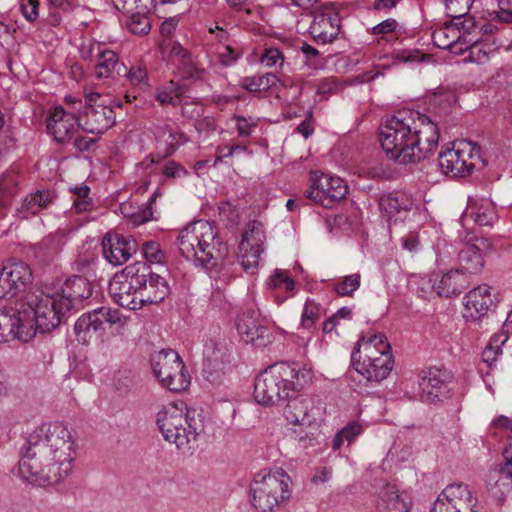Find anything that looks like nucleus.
I'll use <instances>...</instances> for the list:
<instances>
[{
	"mask_svg": "<svg viewBox=\"0 0 512 512\" xmlns=\"http://www.w3.org/2000/svg\"><path fill=\"white\" fill-rule=\"evenodd\" d=\"M19 474L27 482L44 487L63 481L72 470L74 442L59 422L35 429L21 449Z\"/></svg>",
	"mask_w": 512,
	"mask_h": 512,
	"instance_id": "1",
	"label": "nucleus"
},
{
	"mask_svg": "<svg viewBox=\"0 0 512 512\" xmlns=\"http://www.w3.org/2000/svg\"><path fill=\"white\" fill-rule=\"evenodd\" d=\"M176 243L185 259L193 260L207 270L224 275L235 272L231 269L237 263L235 255L230 254L228 245L217 238V230L206 220L186 225Z\"/></svg>",
	"mask_w": 512,
	"mask_h": 512,
	"instance_id": "2",
	"label": "nucleus"
},
{
	"mask_svg": "<svg viewBox=\"0 0 512 512\" xmlns=\"http://www.w3.org/2000/svg\"><path fill=\"white\" fill-rule=\"evenodd\" d=\"M312 376V370L298 362H277L256 377L254 398L266 406L285 401L302 391Z\"/></svg>",
	"mask_w": 512,
	"mask_h": 512,
	"instance_id": "3",
	"label": "nucleus"
},
{
	"mask_svg": "<svg viewBox=\"0 0 512 512\" xmlns=\"http://www.w3.org/2000/svg\"><path fill=\"white\" fill-rule=\"evenodd\" d=\"M415 113L398 111L381 127L379 140L386 155L400 164L416 163L423 160L419 139L413 133Z\"/></svg>",
	"mask_w": 512,
	"mask_h": 512,
	"instance_id": "4",
	"label": "nucleus"
},
{
	"mask_svg": "<svg viewBox=\"0 0 512 512\" xmlns=\"http://www.w3.org/2000/svg\"><path fill=\"white\" fill-rule=\"evenodd\" d=\"M156 422L164 439L174 443L178 449L186 447L204 432L200 414L195 410H187L184 414L175 404L163 407L157 413Z\"/></svg>",
	"mask_w": 512,
	"mask_h": 512,
	"instance_id": "5",
	"label": "nucleus"
},
{
	"mask_svg": "<svg viewBox=\"0 0 512 512\" xmlns=\"http://www.w3.org/2000/svg\"><path fill=\"white\" fill-rule=\"evenodd\" d=\"M290 482L282 468L257 473L250 486L251 504L260 512H273L291 497Z\"/></svg>",
	"mask_w": 512,
	"mask_h": 512,
	"instance_id": "6",
	"label": "nucleus"
},
{
	"mask_svg": "<svg viewBox=\"0 0 512 512\" xmlns=\"http://www.w3.org/2000/svg\"><path fill=\"white\" fill-rule=\"evenodd\" d=\"M20 310L25 328L20 338L24 343L30 341L37 332L44 334L54 330L69 313L60 307V301L55 295L41 298L35 306L21 301Z\"/></svg>",
	"mask_w": 512,
	"mask_h": 512,
	"instance_id": "7",
	"label": "nucleus"
},
{
	"mask_svg": "<svg viewBox=\"0 0 512 512\" xmlns=\"http://www.w3.org/2000/svg\"><path fill=\"white\" fill-rule=\"evenodd\" d=\"M151 367L162 387L171 392H181L190 385V374L179 354L164 349L152 354Z\"/></svg>",
	"mask_w": 512,
	"mask_h": 512,
	"instance_id": "8",
	"label": "nucleus"
},
{
	"mask_svg": "<svg viewBox=\"0 0 512 512\" xmlns=\"http://www.w3.org/2000/svg\"><path fill=\"white\" fill-rule=\"evenodd\" d=\"M122 106L121 101L104 99L97 92L89 93L85 96V108L78 127L86 133L103 134L115 124L114 108Z\"/></svg>",
	"mask_w": 512,
	"mask_h": 512,
	"instance_id": "9",
	"label": "nucleus"
},
{
	"mask_svg": "<svg viewBox=\"0 0 512 512\" xmlns=\"http://www.w3.org/2000/svg\"><path fill=\"white\" fill-rule=\"evenodd\" d=\"M310 186L304 192V198L325 208H333L346 198L348 186L339 177L312 171Z\"/></svg>",
	"mask_w": 512,
	"mask_h": 512,
	"instance_id": "10",
	"label": "nucleus"
},
{
	"mask_svg": "<svg viewBox=\"0 0 512 512\" xmlns=\"http://www.w3.org/2000/svg\"><path fill=\"white\" fill-rule=\"evenodd\" d=\"M128 319L118 309L100 307L79 317L74 325V332L79 342L89 343L93 337L105 331V322L117 326L119 331L124 328Z\"/></svg>",
	"mask_w": 512,
	"mask_h": 512,
	"instance_id": "11",
	"label": "nucleus"
},
{
	"mask_svg": "<svg viewBox=\"0 0 512 512\" xmlns=\"http://www.w3.org/2000/svg\"><path fill=\"white\" fill-rule=\"evenodd\" d=\"M340 12L335 2H326L312 11L313 21L309 33L316 42L326 44L337 39L342 21Z\"/></svg>",
	"mask_w": 512,
	"mask_h": 512,
	"instance_id": "12",
	"label": "nucleus"
},
{
	"mask_svg": "<svg viewBox=\"0 0 512 512\" xmlns=\"http://www.w3.org/2000/svg\"><path fill=\"white\" fill-rule=\"evenodd\" d=\"M451 377L448 371L437 367L423 370L418 383L419 399L423 403L436 405L451 398Z\"/></svg>",
	"mask_w": 512,
	"mask_h": 512,
	"instance_id": "13",
	"label": "nucleus"
},
{
	"mask_svg": "<svg viewBox=\"0 0 512 512\" xmlns=\"http://www.w3.org/2000/svg\"><path fill=\"white\" fill-rule=\"evenodd\" d=\"M477 498L464 483L448 485L435 500L431 512H476Z\"/></svg>",
	"mask_w": 512,
	"mask_h": 512,
	"instance_id": "14",
	"label": "nucleus"
},
{
	"mask_svg": "<svg viewBox=\"0 0 512 512\" xmlns=\"http://www.w3.org/2000/svg\"><path fill=\"white\" fill-rule=\"evenodd\" d=\"M465 147L455 145L451 149L440 152L438 166L443 174L450 177H466L470 175L475 164L472 162L473 148L470 143H462Z\"/></svg>",
	"mask_w": 512,
	"mask_h": 512,
	"instance_id": "15",
	"label": "nucleus"
},
{
	"mask_svg": "<svg viewBox=\"0 0 512 512\" xmlns=\"http://www.w3.org/2000/svg\"><path fill=\"white\" fill-rule=\"evenodd\" d=\"M91 282L78 275L68 278L60 291L54 295L60 301V307L68 312L78 311L83 308L84 302L92 296Z\"/></svg>",
	"mask_w": 512,
	"mask_h": 512,
	"instance_id": "16",
	"label": "nucleus"
},
{
	"mask_svg": "<svg viewBox=\"0 0 512 512\" xmlns=\"http://www.w3.org/2000/svg\"><path fill=\"white\" fill-rule=\"evenodd\" d=\"M138 248L137 241L131 235L107 233L102 239L103 255L114 266L126 263Z\"/></svg>",
	"mask_w": 512,
	"mask_h": 512,
	"instance_id": "17",
	"label": "nucleus"
},
{
	"mask_svg": "<svg viewBox=\"0 0 512 512\" xmlns=\"http://www.w3.org/2000/svg\"><path fill=\"white\" fill-rule=\"evenodd\" d=\"M359 352V346L352 353V365L355 370L363 375L368 381L380 382L385 379L391 372L393 366L391 352L381 350L378 357L370 355L367 360L361 362L356 359Z\"/></svg>",
	"mask_w": 512,
	"mask_h": 512,
	"instance_id": "18",
	"label": "nucleus"
},
{
	"mask_svg": "<svg viewBox=\"0 0 512 512\" xmlns=\"http://www.w3.org/2000/svg\"><path fill=\"white\" fill-rule=\"evenodd\" d=\"M81 120L73 113H67L63 107H55L46 121L48 133L59 143H65L73 136Z\"/></svg>",
	"mask_w": 512,
	"mask_h": 512,
	"instance_id": "19",
	"label": "nucleus"
},
{
	"mask_svg": "<svg viewBox=\"0 0 512 512\" xmlns=\"http://www.w3.org/2000/svg\"><path fill=\"white\" fill-rule=\"evenodd\" d=\"M492 243L487 238H475L473 243L467 244L458 255L461 266L460 271L465 274H475L479 272L483 265V255L491 251Z\"/></svg>",
	"mask_w": 512,
	"mask_h": 512,
	"instance_id": "20",
	"label": "nucleus"
},
{
	"mask_svg": "<svg viewBox=\"0 0 512 512\" xmlns=\"http://www.w3.org/2000/svg\"><path fill=\"white\" fill-rule=\"evenodd\" d=\"M20 302L14 306H4L0 309V343H9L13 340L24 342L20 334L24 332Z\"/></svg>",
	"mask_w": 512,
	"mask_h": 512,
	"instance_id": "21",
	"label": "nucleus"
},
{
	"mask_svg": "<svg viewBox=\"0 0 512 512\" xmlns=\"http://www.w3.org/2000/svg\"><path fill=\"white\" fill-rule=\"evenodd\" d=\"M411 499L396 485L385 483L378 493L377 512H410Z\"/></svg>",
	"mask_w": 512,
	"mask_h": 512,
	"instance_id": "22",
	"label": "nucleus"
},
{
	"mask_svg": "<svg viewBox=\"0 0 512 512\" xmlns=\"http://www.w3.org/2000/svg\"><path fill=\"white\" fill-rule=\"evenodd\" d=\"M416 115V129H413V133L419 139V148L424 160L436 150L439 141V130L437 125L427 116L420 115L419 113H416Z\"/></svg>",
	"mask_w": 512,
	"mask_h": 512,
	"instance_id": "23",
	"label": "nucleus"
},
{
	"mask_svg": "<svg viewBox=\"0 0 512 512\" xmlns=\"http://www.w3.org/2000/svg\"><path fill=\"white\" fill-rule=\"evenodd\" d=\"M464 300L465 309L474 320H479L495 306L488 285H480L472 289L466 294Z\"/></svg>",
	"mask_w": 512,
	"mask_h": 512,
	"instance_id": "24",
	"label": "nucleus"
},
{
	"mask_svg": "<svg viewBox=\"0 0 512 512\" xmlns=\"http://www.w3.org/2000/svg\"><path fill=\"white\" fill-rule=\"evenodd\" d=\"M414 206V199L401 191L383 194L379 199V207L389 224L394 217L410 212Z\"/></svg>",
	"mask_w": 512,
	"mask_h": 512,
	"instance_id": "25",
	"label": "nucleus"
},
{
	"mask_svg": "<svg viewBox=\"0 0 512 512\" xmlns=\"http://www.w3.org/2000/svg\"><path fill=\"white\" fill-rule=\"evenodd\" d=\"M168 61L176 67L177 73L182 79H191L195 77L198 72L191 52L178 42L171 44L168 53Z\"/></svg>",
	"mask_w": 512,
	"mask_h": 512,
	"instance_id": "26",
	"label": "nucleus"
},
{
	"mask_svg": "<svg viewBox=\"0 0 512 512\" xmlns=\"http://www.w3.org/2000/svg\"><path fill=\"white\" fill-rule=\"evenodd\" d=\"M127 73V67L119 61L116 52L112 50H103L98 55V62L95 66V75L97 78H119Z\"/></svg>",
	"mask_w": 512,
	"mask_h": 512,
	"instance_id": "27",
	"label": "nucleus"
},
{
	"mask_svg": "<svg viewBox=\"0 0 512 512\" xmlns=\"http://www.w3.org/2000/svg\"><path fill=\"white\" fill-rule=\"evenodd\" d=\"M288 402L284 408V416L286 420L293 425L310 426L312 419L308 411L312 407V402L308 398L297 397L287 399Z\"/></svg>",
	"mask_w": 512,
	"mask_h": 512,
	"instance_id": "28",
	"label": "nucleus"
},
{
	"mask_svg": "<svg viewBox=\"0 0 512 512\" xmlns=\"http://www.w3.org/2000/svg\"><path fill=\"white\" fill-rule=\"evenodd\" d=\"M469 281L463 271L456 269L444 274L434 288L440 296L452 297L467 289Z\"/></svg>",
	"mask_w": 512,
	"mask_h": 512,
	"instance_id": "29",
	"label": "nucleus"
},
{
	"mask_svg": "<svg viewBox=\"0 0 512 512\" xmlns=\"http://www.w3.org/2000/svg\"><path fill=\"white\" fill-rule=\"evenodd\" d=\"M109 293L114 301L124 308L136 310L142 307L139 299V291H134L133 287L126 281L114 279L109 284Z\"/></svg>",
	"mask_w": 512,
	"mask_h": 512,
	"instance_id": "30",
	"label": "nucleus"
},
{
	"mask_svg": "<svg viewBox=\"0 0 512 512\" xmlns=\"http://www.w3.org/2000/svg\"><path fill=\"white\" fill-rule=\"evenodd\" d=\"M170 294V287L165 278L158 274L147 282L146 288L139 290L141 305L158 304Z\"/></svg>",
	"mask_w": 512,
	"mask_h": 512,
	"instance_id": "31",
	"label": "nucleus"
},
{
	"mask_svg": "<svg viewBox=\"0 0 512 512\" xmlns=\"http://www.w3.org/2000/svg\"><path fill=\"white\" fill-rule=\"evenodd\" d=\"M236 325L238 332L246 337V342H255L268 336L267 327L261 325L254 311L243 313L238 317Z\"/></svg>",
	"mask_w": 512,
	"mask_h": 512,
	"instance_id": "32",
	"label": "nucleus"
},
{
	"mask_svg": "<svg viewBox=\"0 0 512 512\" xmlns=\"http://www.w3.org/2000/svg\"><path fill=\"white\" fill-rule=\"evenodd\" d=\"M463 43L466 44L465 48H460V50H469V56L471 61L477 64L485 63L491 54L496 52L499 49V45L495 40L486 41L484 38H470L466 39L463 37Z\"/></svg>",
	"mask_w": 512,
	"mask_h": 512,
	"instance_id": "33",
	"label": "nucleus"
},
{
	"mask_svg": "<svg viewBox=\"0 0 512 512\" xmlns=\"http://www.w3.org/2000/svg\"><path fill=\"white\" fill-rule=\"evenodd\" d=\"M2 269L5 273V277L9 278L16 294L31 281V270L29 266L22 261L11 260L4 264Z\"/></svg>",
	"mask_w": 512,
	"mask_h": 512,
	"instance_id": "34",
	"label": "nucleus"
},
{
	"mask_svg": "<svg viewBox=\"0 0 512 512\" xmlns=\"http://www.w3.org/2000/svg\"><path fill=\"white\" fill-rule=\"evenodd\" d=\"M126 282L129 283L134 291L146 288L147 282L154 276L150 265L146 262H135L126 266L122 271Z\"/></svg>",
	"mask_w": 512,
	"mask_h": 512,
	"instance_id": "35",
	"label": "nucleus"
},
{
	"mask_svg": "<svg viewBox=\"0 0 512 512\" xmlns=\"http://www.w3.org/2000/svg\"><path fill=\"white\" fill-rule=\"evenodd\" d=\"M149 5L141 6L136 12H132L129 16L126 27L134 35H147L152 27L151 20L147 16Z\"/></svg>",
	"mask_w": 512,
	"mask_h": 512,
	"instance_id": "36",
	"label": "nucleus"
},
{
	"mask_svg": "<svg viewBox=\"0 0 512 512\" xmlns=\"http://www.w3.org/2000/svg\"><path fill=\"white\" fill-rule=\"evenodd\" d=\"M279 81L275 74L266 73L244 77L241 79L240 86L249 92H263L274 87Z\"/></svg>",
	"mask_w": 512,
	"mask_h": 512,
	"instance_id": "37",
	"label": "nucleus"
},
{
	"mask_svg": "<svg viewBox=\"0 0 512 512\" xmlns=\"http://www.w3.org/2000/svg\"><path fill=\"white\" fill-rule=\"evenodd\" d=\"M19 175L14 170H7L0 175V205H8L18 192Z\"/></svg>",
	"mask_w": 512,
	"mask_h": 512,
	"instance_id": "38",
	"label": "nucleus"
},
{
	"mask_svg": "<svg viewBox=\"0 0 512 512\" xmlns=\"http://www.w3.org/2000/svg\"><path fill=\"white\" fill-rule=\"evenodd\" d=\"M265 239L263 225L256 220L250 221L243 233L240 250L246 248H262Z\"/></svg>",
	"mask_w": 512,
	"mask_h": 512,
	"instance_id": "39",
	"label": "nucleus"
},
{
	"mask_svg": "<svg viewBox=\"0 0 512 512\" xmlns=\"http://www.w3.org/2000/svg\"><path fill=\"white\" fill-rule=\"evenodd\" d=\"M155 200V196H151L149 201L144 206L138 207L134 212H128V209L132 208L131 203H123L120 207L122 214L129 218L131 223L135 226H139L148 222L153 215L152 202Z\"/></svg>",
	"mask_w": 512,
	"mask_h": 512,
	"instance_id": "40",
	"label": "nucleus"
},
{
	"mask_svg": "<svg viewBox=\"0 0 512 512\" xmlns=\"http://www.w3.org/2000/svg\"><path fill=\"white\" fill-rule=\"evenodd\" d=\"M157 138L167 145L166 154H172L180 145L187 142L185 134L169 125L158 129Z\"/></svg>",
	"mask_w": 512,
	"mask_h": 512,
	"instance_id": "41",
	"label": "nucleus"
},
{
	"mask_svg": "<svg viewBox=\"0 0 512 512\" xmlns=\"http://www.w3.org/2000/svg\"><path fill=\"white\" fill-rule=\"evenodd\" d=\"M465 218H471L479 226H492L497 220L495 208L491 204L481 205L479 207H470Z\"/></svg>",
	"mask_w": 512,
	"mask_h": 512,
	"instance_id": "42",
	"label": "nucleus"
},
{
	"mask_svg": "<svg viewBox=\"0 0 512 512\" xmlns=\"http://www.w3.org/2000/svg\"><path fill=\"white\" fill-rule=\"evenodd\" d=\"M449 33H451V26L449 25L435 31L432 34L433 43L441 49H452L458 44H462V36H455L454 34L450 36Z\"/></svg>",
	"mask_w": 512,
	"mask_h": 512,
	"instance_id": "43",
	"label": "nucleus"
},
{
	"mask_svg": "<svg viewBox=\"0 0 512 512\" xmlns=\"http://www.w3.org/2000/svg\"><path fill=\"white\" fill-rule=\"evenodd\" d=\"M226 353L225 339L221 337L210 338L204 345V357L210 362L222 361Z\"/></svg>",
	"mask_w": 512,
	"mask_h": 512,
	"instance_id": "44",
	"label": "nucleus"
},
{
	"mask_svg": "<svg viewBox=\"0 0 512 512\" xmlns=\"http://www.w3.org/2000/svg\"><path fill=\"white\" fill-rule=\"evenodd\" d=\"M361 275L359 273L351 274L337 280L333 283V290L339 296H352L360 287Z\"/></svg>",
	"mask_w": 512,
	"mask_h": 512,
	"instance_id": "45",
	"label": "nucleus"
},
{
	"mask_svg": "<svg viewBox=\"0 0 512 512\" xmlns=\"http://www.w3.org/2000/svg\"><path fill=\"white\" fill-rule=\"evenodd\" d=\"M321 306L313 299H307L301 316V325L305 329L312 328L320 319Z\"/></svg>",
	"mask_w": 512,
	"mask_h": 512,
	"instance_id": "46",
	"label": "nucleus"
},
{
	"mask_svg": "<svg viewBox=\"0 0 512 512\" xmlns=\"http://www.w3.org/2000/svg\"><path fill=\"white\" fill-rule=\"evenodd\" d=\"M474 0H445L447 16L453 19L466 17Z\"/></svg>",
	"mask_w": 512,
	"mask_h": 512,
	"instance_id": "47",
	"label": "nucleus"
},
{
	"mask_svg": "<svg viewBox=\"0 0 512 512\" xmlns=\"http://www.w3.org/2000/svg\"><path fill=\"white\" fill-rule=\"evenodd\" d=\"M55 194L49 190L45 191H37L34 194H31L30 198L26 200V207L28 210H31L32 213H36L35 208H45L50 204L54 198Z\"/></svg>",
	"mask_w": 512,
	"mask_h": 512,
	"instance_id": "48",
	"label": "nucleus"
},
{
	"mask_svg": "<svg viewBox=\"0 0 512 512\" xmlns=\"http://www.w3.org/2000/svg\"><path fill=\"white\" fill-rule=\"evenodd\" d=\"M262 251L263 248H246L245 250H240L242 253L240 265L243 270L249 271L257 268Z\"/></svg>",
	"mask_w": 512,
	"mask_h": 512,
	"instance_id": "49",
	"label": "nucleus"
},
{
	"mask_svg": "<svg viewBox=\"0 0 512 512\" xmlns=\"http://www.w3.org/2000/svg\"><path fill=\"white\" fill-rule=\"evenodd\" d=\"M270 285L273 288L284 289L285 291H292L294 289V280L288 275L287 272L276 270L270 278Z\"/></svg>",
	"mask_w": 512,
	"mask_h": 512,
	"instance_id": "50",
	"label": "nucleus"
},
{
	"mask_svg": "<svg viewBox=\"0 0 512 512\" xmlns=\"http://www.w3.org/2000/svg\"><path fill=\"white\" fill-rule=\"evenodd\" d=\"M142 250L145 259L151 263H160L164 258L160 245L155 241H147L143 243Z\"/></svg>",
	"mask_w": 512,
	"mask_h": 512,
	"instance_id": "51",
	"label": "nucleus"
},
{
	"mask_svg": "<svg viewBox=\"0 0 512 512\" xmlns=\"http://www.w3.org/2000/svg\"><path fill=\"white\" fill-rule=\"evenodd\" d=\"M163 174L168 178H182L188 175V171L175 161H168L163 167Z\"/></svg>",
	"mask_w": 512,
	"mask_h": 512,
	"instance_id": "52",
	"label": "nucleus"
},
{
	"mask_svg": "<svg viewBox=\"0 0 512 512\" xmlns=\"http://www.w3.org/2000/svg\"><path fill=\"white\" fill-rule=\"evenodd\" d=\"M362 432V425L357 421H351L340 430V435H343L345 441L351 443Z\"/></svg>",
	"mask_w": 512,
	"mask_h": 512,
	"instance_id": "53",
	"label": "nucleus"
},
{
	"mask_svg": "<svg viewBox=\"0 0 512 512\" xmlns=\"http://www.w3.org/2000/svg\"><path fill=\"white\" fill-rule=\"evenodd\" d=\"M122 77H126L132 85H139L146 80L147 72L141 66L131 67L130 69L127 68V73H124Z\"/></svg>",
	"mask_w": 512,
	"mask_h": 512,
	"instance_id": "54",
	"label": "nucleus"
},
{
	"mask_svg": "<svg viewBox=\"0 0 512 512\" xmlns=\"http://www.w3.org/2000/svg\"><path fill=\"white\" fill-rule=\"evenodd\" d=\"M366 345H368V349H371L372 346L378 350V352L381 354V350H385L390 352L391 346L389 342L387 341V338L383 334H374L368 338V340L365 342Z\"/></svg>",
	"mask_w": 512,
	"mask_h": 512,
	"instance_id": "55",
	"label": "nucleus"
},
{
	"mask_svg": "<svg viewBox=\"0 0 512 512\" xmlns=\"http://www.w3.org/2000/svg\"><path fill=\"white\" fill-rule=\"evenodd\" d=\"M38 0H26L20 6L23 16L30 22H33L38 17Z\"/></svg>",
	"mask_w": 512,
	"mask_h": 512,
	"instance_id": "56",
	"label": "nucleus"
},
{
	"mask_svg": "<svg viewBox=\"0 0 512 512\" xmlns=\"http://www.w3.org/2000/svg\"><path fill=\"white\" fill-rule=\"evenodd\" d=\"M261 62L266 66H274L280 60L283 62L284 58L282 52L278 48H267L261 55Z\"/></svg>",
	"mask_w": 512,
	"mask_h": 512,
	"instance_id": "57",
	"label": "nucleus"
},
{
	"mask_svg": "<svg viewBox=\"0 0 512 512\" xmlns=\"http://www.w3.org/2000/svg\"><path fill=\"white\" fill-rule=\"evenodd\" d=\"M498 19L503 23H512V0H498Z\"/></svg>",
	"mask_w": 512,
	"mask_h": 512,
	"instance_id": "58",
	"label": "nucleus"
},
{
	"mask_svg": "<svg viewBox=\"0 0 512 512\" xmlns=\"http://www.w3.org/2000/svg\"><path fill=\"white\" fill-rule=\"evenodd\" d=\"M505 462L500 464L499 473L506 479H512V445L503 451Z\"/></svg>",
	"mask_w": 512,
	"mask_h": 512,
	"instance_id": "59",
	"label": "nucleus"
},
{
	"mask_svg": "<svg viewBox=\"0 0 512 512\" xmlns=\"http://www.w3.org/2000/svg\"><path fill=\"white\" fill-rule=\"evenodd\" d=\"M194 127L199 133L209 134V133L215 131L216 123L213 118L204 117V118L196 120L194 123Z\"/></svg>",
	"mask_w": 512,
	"mask_h": 512,
	"instance_id": "60",
	"label": "nucleus"
},
{
	"mask_svg": "<svg viewBox=\"0 0 512 512\" xmlns=\"http://www.w3.org/2000/svg\"><path fill=\"white\" fill-rule=\"evenodd\" d=\"M396 27L397 21L395 19L389 18L374 26L372 28V33L374 35L387 34L395 31Z\"/></svg>",
	"mask_w": 512,
	"mask_h": 512,
	"instance_id": "61",
	"label": "nucleus"
},
{
	"mask_svg": "<svg viewBox=\"0 0 512 512\" xmlns=\"http://www.w3.org/2000/svg\"><path fill=\"white\" fill-rule=\"evenodd\" d=\"M237 131L241 137H249L251 135L252 127L256 126V122H249L244 116H236Z\"/></svg>",
	"mask_w": 512,
	"mask_h": 512,
	"instance_id": "62",
	"label": "nucleus"
},
{
	"mask_svg": "<svg viewBox=\"0 0 512 512\" xmlns=\"http://www.w3.org/2000/svg\"><path fill=\"white\" fill-rule=\"evenodd\" d=\"M16 295L8 277H5L3 269H0V299Z\"/></svg>",
	"mask_w": 512,
	"mask_h": 512,
	"instance_id": "63",
	"label": "nucleus"
},
{
	"mask_svg": "<svg viewBox=\"0 0 512 512\" xmlns=\"http://www.w3.org/2000/svg\"><path fill=\"white\" fill-rule=\"evenodd\" d=\"M99 138L79 136L74 141V147L78 152H87L97 143Z\"/></svg>",
	"mask_w": 512,
	"mask_h": 512,
	"instance_id": "64",
	"label": "nucleus"
}]
</instances>
